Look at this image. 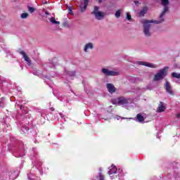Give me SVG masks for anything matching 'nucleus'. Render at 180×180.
<instances>
[{
  "label": "nucleus",
  "instance_id": "f257e3e1",
  "mask_svg": "<svg viewBox=\"0 0 180 180\" xmlns=\"http://www.w3.org/2000/svg\"><path fill=\"white\" fill-rule=\"evenodd\" d=\"M161 5L163 6V10L159 16L158 20H143L141 22V23L143 25V34L146 36V37H151V32H150L151 24L150 23L160 25V23H164V22H165L164 16H165V14L169 11V6H168L169 5V0H161Z\"/></svg>",
  "mask_w": 180,
  "mask_h": 180
},
{
  "label": "nucleus",
  "instance_id": "f03ea898",
  "mask_svg": "<svg viewBox=\"0 0 180 180\" xmlns=\"http://www.w3.org/2000/svg\"><path fill=\"white\" fill-rule=\"evenodd\" d=\"M133 102V100L130 98H126V97H118L114 100H112V104L113 105H120L122 106H127L129 103H131Z\"/></svg>",
  "mask_w": 180,
  "mask_h": 180
},
{
  "label": "nucleus",
  "instance_id": "7ed1b4c3",
  "mask_svg": "<svg viewBox=\"0 0 180 180\" xmlns=\"http://www.w3.org/2000/svg\"><path fill=\"white\" fill-rule=\"evenodd\" d=\"M168 67H165L158 71L157 74L155 75L153 77V81H161V79H164L167 75L168 72L167 71Z\"/></svg>",
  "mask_w": 180,
  "mask_h": 180
},
{
  "label": "nucleus",
  "instance_id": "20e7f679",
  "mask_svg": "<svg viewBox=\"0 0 180 180\" xmlns=\"http://www.w3.org/2000/svg\"><path fill=\"white\" fill-rule=\"evenodd\" d=\"M91 15H94V18L97 20H102L105 18V13L99 11V6H94V11L91 12Z\"/></svg>",
  "mask_w": 180,
  "mask_h": 180
},
{
  "label": "nucleus",
  "instance_id": "39448f33",
  "mask_svg": "<svg viewBox=\"0 0 180 180\" xmlns=\"http://www.w3.org/2000/svg\"><path fill=\"white\" fill-rule=\"evenodd\" d=\"M101 72H102V74H103V75H105V77H116L117 75H119L118 72L109 70L108 69L105 68L101 69Z\"/></svg>",
  "mask_w": 180,
  "mask_h": 180
},
{
  "label": "nucleus",
  "instance_id": "423d86ee",
  "mask_svg": "<svg viewBox=\"0 0 180 180\" xmlns=\"http://www.w3.org/2000/svg\"><path fill=\"white\" fill-rule=\"evenodd\" d=\"M164 88L169 95H172V96H174V91L172 90V86H171V83L169 82L166 81L165 84H164Z\"/></svg>",
  "mask_w": 180,
  "mask_h": 180
},
{
  "label": "nucleus",
  "instance_id": "0eeeda50",
  "mask_svg": "<svg viewBox=\"0 0 180 180\" xmlns=\"http://www.w3.org/2000/svg\"><path fill=\"white\" fill-rule=\"evenodd\" d=\"M13 155L17 158H19V157H23L25 155V148L23 146L20 145L19 149L16 150L13 153Z\"/></svg>",
  "mask_w": 180,
  "mask_h": 180
},
{
  "label": "nucleus",
  "instance_id": "6e6552de",
  "mask_svg": "<svg viewBox=\"0 0 180 180\" xmlns=\"http://www.w3.org/2000/svg\"><path fill=\"white\" fill-rule=\"evenodd\" d=\"M18 53L22 56V58L26 61L27 65H32V60L27 57V55H26V53L24 51L20 49L18 50Z\"/></svg>",
  "mask_w": 180,
  "mask_h": 180
},
{
  "label": "nucleus",
  "instance_id": "1a4fd4ad",
  "mask_svg": "<svg viewBox=\"0 0 180 180\" xmlns=\"http://www.w3.org/2000/svg\"><path fill=\"white\" fill-rule=\"evenodd\" d=\"M89 4V0H84L83 3H81V4L79 6V8L82 13H84L85 12V11H86V8H88Z\"/></svg>",
  "mask_w": 180,
  "mask_h": 180
},
{
  "label": "nucleus",
  "instance_id": "9d476101",
  "mask_svg": "<svg viewBox=\"0 0 180 180\" xmlns=\"http://www.w3.org/2000/svg\"><path fill=\"white\" fill-rule=\"evenodd\" d=\"M136 64H139V65H145V67H149V68H157V65L144 61H138Z\"/></svg>",
  "mask_w": 180,
  "mask_h": 180
},
{
  "label": "nucleus",
  "instance_id": "9b49d317",
  "mask_svg": "<svg viewBox=\"0 0 180 180\" xmlns=\"http://www.w3.org/2000/svg\"><path fill=\"white\" fill-rule=\"evenodd\" d=\"M106 88L109 92V94H115L116 92V87L112 83H108L106 84Z\"/></svg>",
  "mask_w": 180,
  "mask_h": 180
},
{
  "label": "nucleus",
  "instance_id": "f8f14e48",
  "mask_svg": "<svg viewBox=\"0 0 180 180\" xmlns=\"http://www.w3.org/2000/svg\"><path fill=\"white\" fill-rule=\"evenodd\" d=\"M92 49H94V44L89 42L84 46V53H88V50Z\"/></svg>",
  "mask_w": 180,
  "mask_h": 180
},
{
  "label": "nucleus",
  "instance_id": "ddd939ff",
  "mask_svg": "<svg viewBox=\"0 0 180 180\" xmlns=\"http://www.w3.org/2000/svg\"><path fill=\"white\" fill-rule=\"evenodd\" d=\"M165 109L166 108L165 105H164V103H162V101H160L158 107L157 112H158L159 113H162V112H164Z\"/></svg>",
  "mask_w": 180,
  "mask_h": 180
},
{
  "label": "nucleus",
  "instance_id": "4468645a",
  "mask_svg": "<svg viewBox=\"0 0 180 180\" xmlns=\"http://www.w3.org/2000/svg\"><path fill=\"white\" fill-rule=\"evenodd\" d=\"M117 171V169L116 168V166L112 165L111 167H109L108 174L112 175V174H116Z\"/></svg>",
  "mask_w": 180,
  "mask_h": 180
},
{
  "label": "nucleus",
  "instance_id": "2eb2a0df",
  "mask_svg": "<svg viewBox=\"0 0 180 180\" xmlns=\"http://www.w3.org/2000/svg\"><path fill=\"white\" fill-rule=\"evenodd\" d=\"M136 122H139V123H143V122H144V117H143L141 114H137Z\"/></svg>",
  "mask_w": 180,
  "mask_h": 180
},
{
  "label": "nucleus",
  "instance_id": "dca6fc26",
  "mask_svg": "<svg viewBox=\"0 0 180 180\" xmlns=\"http://www.w3.org/2000/svg\"><path fill=\"white\" fill-rule=\"evenodd\" d=\"M148 11V8L147 7H144L141 11L139 12V15L140 17L144 16L146 13H147V11Z\"/></svg>",
  "mask_w": 180,
  "mask_h": 180
},
{
  "label": "nucleus",
  "instance_id": "f3484780",
  "mask_svg": "<svg viewBox=\"0 0 180 180\" xmlns=\"http://www.w3.org/2000/svg\"><path fill=\"white\" fill-rule=\"evenodd\" d=\"M50 22L53 23V25H60V22L56 20V18L54 17H52L50 18Z\"/></svg>",
  "mask_w": 180,
  "mask_h": 180
},
{
  "label": "nucleus",
  "instance_id": "a211bd4d",
  "mask_svg": "<svg viewBox=\"0 0 180 180\" xmlns=\"http://www.w3.org/2000/svg\"><path fill=\"white\" fill-rule=\"evenodd\" d=\"M28 17H29V13H23L20 15L21 19H26Z\"/></svg>",
  "mask_w": 180,
  "mask_h": 180
},
{
  "label": "nucleus",
  "instance_id": "6ab92c4d",
  "mask_svg": "<svg viewBox=\"0 0 180 180\" xmlns=\"http://www.w3.org/2000/svg\"><path fill=\"white\" fill-rule=\"evenodd\" d=\"M66 74L69 75V77H75V72H70V71H66Z\"/></svg>",
  "mask_w": 180,
  "mask_h": 180
},
{
  "label": "nucleus",
  "instance_id": "aec40b11",
  "mask_svg": "<svg viewBox=\"0 0 180 180\" xmlns=\"http://www.w3.org/2000/svg\"><path fill=\"white\" fill-rule=\"evenodd\" d=\"M172 77H173V78H180V73H176V72H172Z\"/></svg>",
  "mask_w": 180,
  "mask_h": 180
},
{
  "label": "nucleus",
  "instance_id": "412c9836",
  "mask_svg": "<svg viewBox=\"0 0 180 180\" xmlns=\"http://www.w3.org/2000/svg\"><path fill=\"white\" fill-rule=\"evenodd\" d=\"M27 9L30 13H33L36 9L33 7H30V6H27Z\"/></svg>",
  "mask_w": 180,
  "mask_h": 180
},
{
  "label": "nucleus",
  "instance_id": "4be33fe9",
  "mask_svg": "<svg viewBox=\"0 0 180 180\" xmlns=\"http://www.w3.org/2000/svg\"><path fill=\"white\" fill-rule=\"evenodd\" d=\"M98 178H99V180H105V176L102 174V172L98 173Z\"/></svg>",
  "mask_w": 180,
  "mask_h": 180
},
{
  "label": "nucleus",
  "instance_id": "5701e85b",
  "mask_svg": "<svg viewBox=\"0 0 180 180\" xmlns=\"http://www.w3.org/2000/svg\"><path fill=\"white\" fill-rule=\"evenodd\" d=\"M23 133H26V131H29V127H23L22 129H21Z\"/></svg>",
  "mask_w": 180,
  "mask_h": 180
},
{
  "label": "nucleus",
  "instance_id": "b1692460",
  "mask_svg": "<svg viewBox=\"0 0 180 180\" xmlns=\"http://www.w3.org/2000/svg\"><path fill=\"white\" fill-rule=\"evenodd\" d=\"M120 14H121L120 10L117 11L115 13V18H120Z\"/></svg>",
  "mask_w": 180,
  "mask_h": 180
},
{
  "label": "nucleus",
  "instance_id": "393cba45",
  "mask_svg": "<svg viewBox=\"0 0 180 180\" xmlns=\"http://www.w3.org/2000/svg\"><path fill=\"white\" fill-rule=\"evenodd\" d=\"M6 53L7 54V57H8V56L13 57V53L11 52V51H6Z\"/></svg>",
  "mask_w": 180,
  "mask_h": 180
},
{
  "label": "nucleus",
  "instance_id": "a878e982",
  "mask_svg": "<svg viewBox=\"0 0 180 180\" xmlns=\"http://www.w3.org/2000/svg\"><path fill=\"white\" fill-rule=\"evenodd\" d=\"M127 20H131V15L129 13H127Z\"/></svg>",
  "mask_w": 180,
  "mask_h": 180
},
{
  "label": "nucleus",
  "instance_id": "bb28decb",
  "mask_svg": "<svg viewBox=\"0 0 180 180\" xmlns=\"http://www.w3.org/2000/svg\"><path fill=\"white\" fill-rule=\"evenodd\" d=\"M60 116L61 119H63V120H64V122L67 121L65 120V115H63V113H60Z\"/></svg>",
  "mask_w": 180,
  "mask_h": 180
},
{
  "label": "nucleus",
  "instance_id": "cd10ccee",
  "mask_svg": "<svg viewBox=\"0 0 180 180\" xmlns=\"http://www.w3.org/2000/svg\"><path fill=\"white\" fill-rule=\"evenodd\" d=\"M176 117L177 119H179V117H180V113L176 114Z\"/></svg>",
  "mask_w": 180,
  "mask_h": 180
},
{
  "label": "nucleus",
  "instance_id": "c85d7f7f",
  "mask_svg": "<svg viewBox=\"0 0 180 180\" xmlns=\"http://www.w3.org/2000/svg\"><path fill=\"white\" fill-rule=\"evenodd\" d=\"M63 26H68V24L67 22H64Z\"/></svg>",
  "mask_w": 180,
  "mask_h": 180
},
{
  "label": "nucleus",
  "instance_id": "c756f323",
  "mask_svg": "<svg viewBox=\"0 0 180 180\" xmlns=\"http://www.w3.org/2000/svg\"><path fill=\"white\" fill-rule=\"evenodd\" d=\"M50 110H51V112H54V108H51Z\"/></svg>",
  "mask_w": 180,
  "mask_h": 180
},
{
  "label": "nucleus",
  "instance_id": "7c9ffc66",
  "mask_svg": "<svg viewBox=\"0 0 180 180\" xmlns=\"http://www.w3.org/2000/svg\"><path fill=\"white\" fill-rule=\"evenodd\" d=\"M139 1H135V5H139Z\"/></svg>",
  "mask_w": 180,
  "mask_h": 180
},
{
  "label": "nucleus",
  "instance_id": "2f4dec72",
  "mask_svg": "<svg viewBox=\"0 0 180 180\" xmlns=\"http://www.w3.org/2000/svg\"><path fill=\"white\" fill-rule=\"evenodd\" d=\"M101 2H103V0H98L99 4H101Z\"/></svg>",
  "mask_w": 180,
  "mask_h": 180
},
{
  "label": "nucleus",
  "instance_id": "473e14b6",
  "mask_svg": "<svg viewBox=\"0 0 180 180\" xmlns=\"http://www.w3.org/2000/svg\"><path fill=\"white\" fill-rule=\"evenodd\" d=\"M28 179L29 180H33V179L30 178V176L28 175Z\"/></svg>",
  "mask_w": 180,
  "mask_h": 180
},
{
  "label": "nucleus",
  "instance_id": "72a5a7b5",
  "mask_svg": "<svg viewBox=\"0 0 180 180\" xmlns=\"http://www.w3.org/2000/svg\"><path fill=\"white\" fill-rule=\"evenodd\" d=\"M45 14L46 15H50V13H49V12H47V11L45 12Z\"/></svg>",
  "mask_w": 180,
  "mask_h": 180
},
{
  "label": "nucleus",
  "instance_id": "f704fd0d",
  "mask_svg": "<svg viewBox=\"0 0 180 180\" xmlns=\"http://www.w3.org/2000/svg\"><path fill=\"white\" fill-rule=\"evenodd\" d=\"M117 119V120H119V119H120V117H118Z\"/></svg>",
  "mask_w": 180,
  "mask_h": 180
},
{
  "label": "nucleus",
  "instance_id": "c9c22d12",
  "mask_svg": "<svg viewBox=\"0 0 180 180\" xmlns=\"http://www.w3.org/2000/svg\"><path fill=\"white\" fill-rule=\"evenodd\" d=\"M34 75H36V73H35V72H34Z\"/></svg>",
  "mask_w": 180,
  "mask_h": 180
},
{
  "label": "nucleus",
  "instance_id": "e433bc0d",
  "mask_svg": "<svg viewBox=\"0 0 180 180\" xmlns=\"http://www.w3.org/2000/svg\"><path fill=\"white\" fill-rule=\"evenodd\" d=\"M129 119H134V118H129Z\"/></svg>",
  "mask_w": 180,
  "mask_h": 180
}]
</instances>
